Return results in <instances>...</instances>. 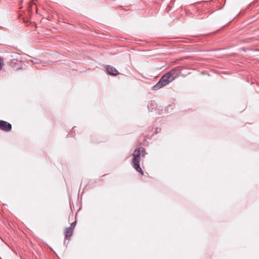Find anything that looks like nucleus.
Masks as SVG:
<instances>
[{
    "label": "nucleus",
    "instance_id": "nucleus-1",
    "mask_svg": "<svg viewBox=\"0 0 259 259\" xmlns=\"http://www.w3.org/2000/svg\"><path fill=\"white\" fill-rule=\"evenodd\" d=\"M146 154L145 149L143 147H140L136 149L133 154L132 164L133 167L142 175L144 172L140 166L141 157H144Z\"/></svg>",
    "mask_w": 259,
    "mask_h": 259
},
{
    "label": "nucleus",
    "instance_id": "nucleus-2",
    "mask_svg": "<svg viewBox=\"0 0 259 259\" xmlns=\"http://www.w3.org/2000/svg\"><path fill=\"white\" fill-rule=\"evenodd\" d=\"M173 80L169 75V73L166 72L160 78L159 81L154 86V90H157L169 83Z\"/></svg>",
    "mask_w": 259,
    "mask_h": 259
},
{
    "label": "nucleus",
    "instance_id": "nucleus-3",
    "mask_svg": "<svg viewBox=\"0 0 259 259\" xmlns=\"http://www.w3.org/2000/svg\"><path fill=\"white\" fill-rule=\"evenodd\" d=\"M76 224V221L72 223L69 227L66 228L65 230V239H68L72 235L73 230Z\"/></svg>",
    "mask_w": 259,
    "mask_h": 259
},
{
    "label": "nucleus",
    "instance_id": "nucleus-4",
    "mask_svg": "<svg viewBox=\"0 0 259 259\" xmlns=\"http://www.w3.org/2000/svg\"><path fill=\"white\" fill-rule=\"evenodd\" d=\"M167 72L169 73V75L170 76V77L174 80L180 75L181 74V69L180 67H176Z\"/></svg>",
    "mask_w": 259,
    "mask_h": 259
},
{
    "label": "nucleus",
    "instance_id": "nucleus-5",
    "mask_svg": "<svg viewBox=\"0 0 259 259\" xmlns=\"http://www.w3.org/2000/svg\"><path fill=\"white\" fill-rule=\"evenodd\" d=\"M0 130L5 132H10L12 130V125L4 120H0Z\"/></svg>",
    "mask_w": 259,
    "mask_h": 259
},
{
    "label": "nucleus",
    "instance_id": "nucleus-6",
    "mask_svg": "<svg viewBox=\"0 0 259 259\" xmlns=\"http://www.w3.org/2000/svg\"><path fill=\"white\" fill-rule=\"evenodd\" d=\"M107 71L109 75L112 76H116L119 74V72L114 67L108 65L106 68Z\"/></svg>",
    "mask_w": 259,
    "mask_h": 259
},
{
    "label": "nucleus",
    "instance_id": "nucleus-7",
    "mask_svg": "<svg viewBox=\"0 0 259 259\" xmlns=\"http://www.w3.org/2000/svg\"><path fill=\"white\" fill-rule=\"evenodd\" d=\"M3 59L0 58V70H1L3 68Z\"/></svg>",
    "mask_w": 259,
    "mask_h": 259
}]
</instances>
